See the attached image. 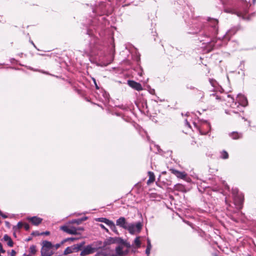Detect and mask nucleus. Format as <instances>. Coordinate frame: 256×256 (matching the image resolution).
<instances>
[{
  "instance_id": "1",
  "label": "nucleus",
  "mask_w": 256,
  "mask_h": 256,
  "mask_svg": "<svg viewBox=\"0 0 256 256\" xmlns=\"http://www.w3.org/2000/svg\"><path fill=\"white\" fill-rule=\"evenodd\" d=\"M248 4L246 2H242L240 6L234 8H226L224 11L228 13L236 14L238 16L242 18L244 20H250V18L246 16L248 12Z\"/></svg>"
},
{
  "instance_id": "2",
  "label": "nucleus",
  "mask_w": 256,
  "mask_h": 256,
  "mask_svg": "<svg viewBox=\"0 0 256 256\" xmlns=\"http://www.w3.org/2000/svg\"><path fill=\"white\" fill-rule=\"evenodd\" d=\"M207 21L208 22V25L210 26V29L208 30L210 32L208 34H205L206 36H214L218 34V20L215 18H208Z\"/></svg>"
},
{
  "instance_id": "3",
  "label": "nucleus",
  "mask_w": 256,
  "mask_h": 256,
  "mask_svg": "<svg viewBox=\"0 0 256 256\" xmlns=\"http://www.w3.org/2000/svg\"><path fill=\"white\" fill-rule=\"evenodd\" d=\"M53 245L52 242L47 240L42 242V246L41 249V254L42 256H51L53 254L52 248Z\"/></svg>"
},
{
  "instance_id": "4",
  "label": "nucleus",
  "mask_w": 256,
  "mask_h": 256,
  "mask_svg": "<svg viewBox=\"0 0 256 256\" xmlns=\"http://www.w3.org/2000/svg\"><path fill=\"white\" fill-rule=\"evenodd\" d=\"M236 101L237 102H233V103L232 104L231 106L232 108H234L235 106H236L238 108L239 106L244 107L248 105V102L246 97L240 94H238L236 97Z\"/></svg>"
},
{
  "instance_id": "5",
  "label": "nucleus",
  "mask_w": 256,
  "mask_h": 256,
  "mask_svg": "<svg viewBox=\"0 0 256 256\" xmlns=\"http://www.w3.org/2000/svg\"><path fill=\"white\" fill-rule=\"evenodd\" d=\"M142 228V224L140 222H138L136 224H129L126 230L131 234L138 233L140 232Z\"/></svg>"
},
{
  "instance_id": "6",
  "label": "nucleus",
  "mask_w": 256,
  "mask_h": 256,
  "mask_svg": "<svg viewBox=\"0 0 256 256\" xmlns=\"http://www.w3.org/2000/svg\"><path fill=\"white\" fill-rule=\"evenodd\" d=\"M199 132L201 134L205 135L208 134L210 129V126L209 122L206 121L203 122L200 127L198 128Z\"/></svg>"
},
{
  "instance_id": "7",
  "label": "nucleus",
  "mask_w": 256,
  "mask_h": 256,
  "mask_svg": "<svg viewBox=\"0 0 256 256\" xmlns=\"http://www.w3.org/2000/svg\"><path fill=\"white\" fill-rule=\"evenodd\" d=\"M97 249L92 246V244H88L85 246L80 252V256H86L90 254L94 253Z\"/></svg>"
},
{
  "instance_id": "8",
  "label": "nucleus",
  "mask_w": 256,
  "mask_h": 256,
  "mask_svg": "<svg viewBox=\"0 0 256 256\" xmlns=\"http://www.w3.org/2000/svg\"><path fill=\"white\" fill-rule=\"evenodd\" d=\"M244 200V196L242 194L236 195L234 197V204L238 209L242 208Z\"/></svg>"
},
{
  "instance_id": "9",
  "label": "nucleus",
  "mask_w": 256,
  "mask_h": 256,
  "mask_svg": "<svg viewBox=\"0 0 256 256\" xmlns=\"http://www.w3.org/2000/svg\"><path fill=\"white\" fill-rule=\"evenodd\" d=\"M204 18H200L197 20V22H194V27L196 28V30L194 33H198L202 30L204 26Z\"/></svg>"
},
{
  "instance_id": "10",
  "label": "nucleus",
  "mask_w": 256,
  "mask_h": 256,
  "mask_svg": "<svg viewBox=\"0 0 256 256\" xmlns=\"http://www.w3.org/2000/svg\"><path fill=\"white\" fill-rule=\"evenodd\" d=\"M115 252L116 255L117 256H126L129 252V250L128 249L124 250L123 246L120 245L116 248Z\"/></svg>"
},
{
  "instance_id": "11",
  "label": "nucleus",
  "mask_w": 256,
  "mask_h": 256,
  "mask_svg": "<svg viewBox=\"0 0 256 256\" xmlns=\"http://www.w3.org/2000/svg\"><path fill=\"white\" fill-rule=\"evenodd\" d=\"M128 224L124 217H120L116 220V224L125 230L127 229Z\"/></svg>"
},
{
  "instance_id": "12",
  "label": "nucleus",
  "mask_w": 256,
  "mask_h": 256,
  "mask_svg": "<svg viewBox=\"0 0 256 256\" xmlns=\"http://www.w3.org/2000/svg\"><path fill=\"white\" fill-rule=\"evenodd\" d=\"M60 229L64 232L71 234H76L77 232V228L74 227H72L71 228H69L66 226H62L60 227Z\"/></svg>"
},
{
  "instance_id": "13",
  "label": "nucleus",
  "mask_w": 256,
  "mask_h": 256,
  "mask_svg": "<svg viewBox=\"0 0 256 256\" xmlns=\"http://www.w3.org/2000/svg\"><path fill=\"white\" fill-rule=\"evenodd\" d=\"M128 84L130 86L136 90L140 91L142 90V85L135 81L128 80Z\"/></svg>"
},
{
  "instance_id": "14",
  "label": "nucleus",
  "mask_w": 256,
  "mask_h": 256,
  "mask_svg": "<svg viewBox=\"0 0 256 256\" xmlns=\"http://www.w3.org/2000/svg\"><path fill=\"white\" fill-rule=\"evenodd\" d=\"M170 171L178 178L184 179L186 176V174L184 172H180L174 168L170 169Z\"/></svg>"
},
{
  "instance_id": "15",
  "label": "nucleus",
  "mask_w": 256,
  "mask_h": 256,
  "mask_svg": "<svg viewBox=\"0 0 256 256\" xmlns=\"http://www.w3.org/2000/svg\"><path fill=\"white\" fill-rule=\"evenodd\" d=\"M125 240L122 238H110L108 240L107 242H106V244H114V243H118L120 244H121L122 245L124 244V243Z\"/></svg>"
},
{
  "instance_id": "16",
  "label": "nucleus",
  "mask_w": 256,
  "mask_h": 256,
  "mask_svg": "<svg viewBox=\"0 0 256 256\" xmlns=\"http://www.w3.org/2000/svg\"><path fill=\"white\" fill-rule=\"evenodd\" d=\"M98 40L95 37L93 36L92 37V41L90 42V51L92 53H94V54H95V51L98 49L97 46L94 44V43H96V41H97Z\"/></svg>"
},
{
  "instance_id": "17",
  "label": "nucleus",
  "mask_w": 256,
  "mask_h": 256,
  "mask_svg": "<svg viewBox=\"0 0 256 256\" xmlns=\"http://www.w3.org/2000/svg\"><path fill=\"white\" fill-rule=\"evenodd\" d=\"M28 220H30L33 224L36 226H38L40 224L42 220V218L36 216L30 218Z\"/></svg>"
},
{
  "instance_id": "18",
  "label": "nucleus",
  "mask_w": 256,
  "mask_h": 256,
  "mask_svg": "<svg viewBox=\"0 0 256 256\" xmlns=\"http://www.w3.org/2000/svg\"><path fill=\"white\" fill-rule=\"evenodd\" d=\"M3 240L5 242H7V244L9 246H10V247L13 246L14 242H13L12 238H10V237L9 236L8 234H5L4 236Z\"/></svg>"
},
{
  "instance_id": "19",
  "label": "nucleus",
  "mask_w": 256,
  "mask_h": 256,
  "mask_svg": "<svg viewBox=\"0 0 256 256\" xmlns=\"http://www.w3.org/2000/svg\"><path fill=\"white\" fill-rule=\"evenodd\" d=\"M236 32V31L234 30H228L225 35L222 38L224 40H229L230 39V37L231 36L234 34Z\"/></svg>"
},
{
  "instance_id": "20",
  "label": "nucleus",
  "mask_w": 256,
  "mask_h": 256,
  "mask_svg": "<svg viewBox=\"0 0 256 256\" xmlns=\"http://www.w3.org/2000/svg\"><path fill=\"white\" fill-rule=\"evenodd\" d=\"M148 176H149V179L148 180L147 184H150L155 180V176L154 172H148Z\"/></svg>"
},
{
  "instance_id": "21",
  "label": "nucleus",
  "mask_w": 256,
  "mask_h": 256,
  "mask_svg": "<svg viewBox=\"0 0 256 256\" xmlns=\"http://www.w3.org/2000/svg\"><path fill=\"white\" fill-rule=\"evenodd\" d=\"M98 221L106 224L108 226L112 222V220H109L105 218H98Z\"/></svg>"
},
{
  "instance_id": "22",
  "label": "nucleus",
  "mask_w": 256,
  "mask_h": 256,
  "mask_svg": "<svg viewBox=\"0 0 256 256\" xmlns=\"http://www.w3.org/2000/svg\"><path fill=\"white\" fill-rule=\"evenodd\" d=\"M232 139L236 140L242 138V135L237 132H232L230 134Z\"/></svg>"
},
{
  "instance_id": "23",
  "label": "nucleus",
  "mask_w": 256,
  "mask_h": 256,
  "mask_svg": "<svg viewBox=\"0 0 256 256\" xmlns=\"http://www.w3.org/2000/svg\"><path fill=\"white\" fill-rule=\"evenodd\" d=\"M84 244V242H82L74 246L73 250L76 252L80 250Z\"/></svg>"
},
{
  "instance_id": "24",
  "label": "nucleus",
  "mask_w": 256,
  "mask_h": 256,
  "mask_svg": "<svg viewBox=\"0 0 256 256\" xmlns=\"http://www.w3.org/2000/svg\"><path fill=\"white\" fill-rule=\"evenodd\" d=\"M140 236H137L134 240V244H132V246H133L134 244H135L136 245V248H138L140 246V245H141V242L140 240Z\"/></svg>"
},
{
  "instance_id": "25",
  "label": "nucleus",
  "mask_w": 256,
  "mask_h": 256,
  "mask_svg": "<svg viewBox=\"0 0 256 256\" xmlns=\"http://www.w3.org/2000/svg\"><path fill=\"white\" fill-rule=\"evenodd\" d=\"M108 226L111 229V230L113 231L115 234H118L117 228L113 222L110 224Z\"/></svg>"
},
{
  "instance_id": "26",
  "label": "nucleus",
  "mask_w": 256,
  "mask_h": 256,
  "mask_svg": "<svg viewBox=\"0 0 256 256\" xmlns=\"http://www.w3.org/2000/svg\"><path fill=\"white\" fill-rule=\"evenodd\" d=\"M220 158L222 159H228V154L226 150H222L220 152Z\"/></svg>"
},
{
  "instance_id": "27",
  "label": "nucleus",
  "mask_w": 256,
  "mask_h": 256,
  "mask_svg": "<svg viewBox=\"0 0 256 256\" xmlns=\"http://www.w3.org/2000/svg\"><path fill=\"white\" fill-rule=\"evenodd\" d=\"M74 250H73V248L70 247H67L64 250V254L66 255L71 254L73 252Z\"/></svg>"
},
{
  "instance_id": "28",
  "label": "nucleus",
  "mask_w": 256,
  "mask_h": 256,
  "mask_svg": "<svg viewBox=\"0 0 256 256\" xmlns=\"http://www.w3.org/2000/svg\"><path fill=\"white\" fill-rule=\"evenodd\" d=\"M30 254H34L36 252V246L34 245H32L30 248Z\"/></svg>"
},
{
  "instance_id": "29",
  "label": "nucleus",
  "mask_w": 256,
  "mask_h": 256,
  "mask_svg": "<svg viewBox=\"0 0 256 256\" xmlns=\"http://www.w3.org/2000/svg\"><path fill=\"white\" fill-rule=\"evenodd\" d=\"M211 100H221V97L216 95V94H212L210 95Z\"/></svg>"
},
{
  "instance_id": "30",
  "label": "nucleus",
  "mask_w": 256,
  "mask_h": 256,
  "mask_svg": "<svg viewBox=\"0 0 256 256\" xmlns=\"http://www.w3.org/2000/svg\"><path fill=\"white\" fill-rule=\"evenodd\" d=\"M77 240L76 238H65L64 239V240H62V244H64L65 242H66L68 240H71V241H74L75 240Z\"/></svg>"
},
{
  "instance_id": "31",
  "label": "nucleus",
  "mask_w": 256,
  "mask_h": 256,
  "mask_svg": "<svg viewBox=\"0 0 256 256\" xmlns=\"http://www.w3.org/2000/svg\"><path fill=\"white\" fill-rule=\"evenodd\" d=\"M209 80H210V84L212 86H213L214 88L216 86L217 82L215 80H212V79H210Z\"/></svg>"
},
{
  "instance_id": "32",
  "label": "nucleus",
  "mask_w": 256,
  "mask_h": 256,
  "mask_svg": "<svg viewBox=\"0 0 256 256\" xmlns=\"http://www.w3.org/2000/svg\"><path fill=\"white\" fill-rule=\"evenodd\" d=\"M70 223H72V224H79L81 222H80V219L78 218V219H75V220H72L71 221Z\"/></svg>"
},
{
  "instance_id": "33",
  "label": "nucleus",
  "mask_w": 256,
  "mask_h": 256,
  "mask_svg": "<svg viewBox=\"0 0 256 256\" xmlns=\"http://www.w3.org/2000/svg\"><path fill=\"white\" fill-rule=\"evenodd\" d=\"M232 194L234 196V197L235 196H236V195L239 194H238V190L236 188H232Z\"/></svg>"
},
{
  "instance_id": "34",
  "label": "nucleus",
  "mask_w": 256,
  "mask_h": 256,
  "mask_svg": "<svg viewBox=\"0 0 256 256\" xmlns=\"http://www.w3.org/2000/svg\"><path fill=\"white\" fill-rule=\"evenodd\" d=\"M123 245H124V246L126 247V248H126V249H128V248H131V246H132L130 244V242H126V241H125V242H124V244H123Z\"/></svg>"
},
{
  "instance_id": "35",
  "label": "nucleus",
  "mask_w": 256,
  "mask_h": 256,
  "mask_svg": "<svg viewBox=\"0 0 256 256\" xmlns=\"http://www.w3.org/2000/svg\"><path fill=\"white\" fill-rule=\"evenodd\" d=\"M62 244V242L60 244H56L54 245H53V248H54L56 250H57L58 249L62 244Z\"/></svg>"
},
{
  "instance_id": "36",
  "label": "nucleus",
  "mask_w": 256,
  "mask_h": 256,
  "mask_svg": "<svg viewBox=\"0 0 256 256\" xmlns=\"http://www.w3.org/2000/svg\"><path fill=\"white\" fill-rule=\"evenodd\" d=\"M146 247L148 248H152V247L150 240L149 238L147 239V246Z\"/></svg>"
},
{
  "instance_id": "37",
  "label": "nucleus",
  "mask_w": 256,
  "mask_h": 256,
  "mask_svg": "<svg viewBox=\"0 0 256 256\" xmlns=\"http://www.w3.org/2000/svg\"><path fill=\"white\" fill-rule=\"evenodd\" d=\"M5 250L3 249L2 246V244L0 242V253L4 254L5 253Z\"/></svg>"
},
{
  "instance_id": "38",
  "label": "nucleus",
  "mask_w": 256,
  "mask_h": 256,
  "mask_svg": "<svg viewBox=\"0 0 256 256\" xmlns=\"http://www.w3.org/2000/svg\"><path fill=\"white\" fill-rule=\"evenodd\" d=\"M32 234L33 236H38L41 235L39 233V232L38 231L33 232H32Z\"/></svg>"
},
{
  "instance_id": "39",
  "label": "nucleus",
  "mask_w": 256,
  "mask_h": 256,
  "mask_svg": "<svg viewBox=\"0 0 256 256\" xmlns=\"http://www.w3.org/2000/svg\"><path fill=\"white\" fill-rule=\"evenodd\" d=\"M151 248H148L146 247V254L149 256V254H150Z\"/></svg>"
},
{
  "instance_id": "40",
  "label": "nucleus",
  "mask_w": 256,
  "mask_h": 256,
  "mask_svg": "<svg viewBox=\"0 0 256 256\" xmlns=\"http://www.w3.org/2000/svg\"><path fill=\"white\" fill-rule=\"evenodd\" d=\"M100 226L106 232H108V229L106 228L104 225H103L102 224H100Z\"/></svg>"
},
{
  "instance_id": "41",
  "label": "nucleus",
  "mask_w": 256,
  "mask_h": 256,
  "mask_svg": "<svg viewBox=\"0 0 256 256\" xmlns=\"http://www.w3.org/2000/svg\"><path fill=\"white\" fill-rule=\"evenodd\" d=\"M24 228L26 229V230H28L30 229V226L28 224H24Z\"/></svg>"
},
{
  "instance_id": "42",
  "label": "nucleus",
  "mask_w": 256,
  "mask_h": 256,
  "mask_svg": "<svg viewBox=\"0 0 256 256\" xmlns=\"http://www.w3.org/2000/svg\"><path fill=\"white\" fill-rule=\"evenodd\" d=\"M50 234V232L49 231H46L44 232H41L40 233V234L41 235H43V234H44V235H49Z\"/></svg>"
},
{
  "instance_id": "43",
  "label": "nucleus",
  "mask_w": 256,
  "mask_h": 256,
  "mask_svg": "<svg viewBox=\"0 0 256 256\" xmlns=\"http://www.w3.org/2000/svg\"><path fill=\"white\" fill-rule=\"evenodd\" d=\"M92 80H93V82H94V84H95V86H96V89H98V88H99V87L98 86V84H96V79H95V78H92Z\"/></svg>"
},
{
  "instance_id": "44",
  "label": "nucleus",
  "mask_w": 256,
  "mask_h": 256,
  "mask_svg": "<svg viewBox=\"0 0 256 256\" xmlns=\"http://www.w3.org/2000/svg\"><path fill=\"white\" fill-rule=\"evenodd\" d=\"M23 226V224L21 222H18L17 224V226L18 228H22Z\"/></svg>"
},
{
  "instance_id": "45",
  "label": "nucleus",
  "mask_w": 256,
  "mask_h": 256,
  "mask_svg": "<svg viewBox=\"0 0 256 256\" xmlns=\"http://www.w3.org/2000/svg\"><path fill=\"white\" fill-rule=\"evenodd\" d=\"M79 219L80 220V222H82L88 219V217L85 216V217L82 218H79Z\"/></svg>"
},
{
  "instance_id": "46",
  "label": "nucleus",
  "mask_w": 256,
  "mask_h": 256,
  "mask_svg": "<svg viewBox=\"0 0 256 256\" xmlns=\"http://www.w3.org/2000/svg\"><path fill=\"white\" fill-rule=\"evenodd\" d=\"M16 254V252L14 250H12V252H11V256H14Z\"/></svg>"
},
{
  "instance_id": "47",
  "label": "nucleus",
  "mask_w": 256,
  "mask_h": 256,
  "mask_svg": "<svg viewBox=\"0 0 256 256\" xmlns=\"http://www.w3.org/2000/svg\"><path fill=\"white\" fill-rule=\"evenodd\" d=\"M0 216L4 218H8V216L5 214H4L2 213V214H0Z\"/></svg>"
},
{
  "instance_id": "48",
  "label": "nucleus",
  "mask_w": 256,
  "mask_h": 256,
  "mask_svg": "<svg viewBox=\"0 0 256 256\" xmlns=\"http://www.w3.org/2000/svg\"><path fill=\"white\" fill-rule=\"evenodd\" d=\"M186 126H188V127H190V124H189V122H188V120H186Z\"/></svg>"
},
{
  "instance_id": "49",
  "label": "nucleus",
  "mask_w": 256,
  "mask_h": 256,
  "mask_svg": "<svg viewBox=\"0 0 256 256\" xmlns=\"http://www.w3.org/2000/svg\"><path fill=\"white\" fill-rule=\"evenodd\" d=\"M77 228V230H84L83 228H80H80Z\"/></svg>"
},
{
  "instance_id": "50",
  "label": "nucleus",
  "mask_w": 256,
  "mask_h": 256,
  "mask_svg": "<svg viewBox=\"0 0 256 256\" xmlns=\"http://www.w3.org/2000/svg\"><path fill=\"white\" fill-rule=\"evenodd\" d=\"M225 188H226V189H227V190H229V188H229L227 184H226V185H225Z\"/></svg>"
},
{
  "instance_id": "51",
  "label": "nucleus",
  "mask_w": 256,
  "mask_h": 256,
  "mask_svg": "<svg viewBox=\"0 0 256 256\" xmlns=\"http://www.w3.org/2000/svg\"><path fill=\"white\" fill-rule=\"evenodd\" d=\"M22 256H32L30 254H24Z\"/></svg>"
},
{
  "instance_id": "52",
  "label": "nucleus",
  "mask_w": 256,
  "mask_h": 256,
  "mask_svg": "<svg viewBox=\"0 0 256 256\" xmlns=\"http://www.w3.org/2000/svg\"><path fill=\"white\" fill-rule=\"evenodd\" d=\"M216 42L215 41V40H213L212 42H211V43H216Z\"/></svg>"
},
{
  "instance_id": "53",
  "label": "nucleus",
  "mask_w": 256,
  "mask_h": 256,
  "mask_svg": "<svg viewBox=\"0 0 256 256\" xmlns=\"http://www.w3.org/2000/svg\"><path fill=\"white\" fill-rule=\"evenodd\" d=\"M87 34L89 36H90V34L88 30L87 32Z\"/></svg>"
},
{
  "instance_id": "54",
  "label": "nucleus",
  "mask_w": 256,
  "mask_h": 256,
  "mask_svg": "<svg viewBox=\"0 0 256 256\" xmlns=\"http://www.w3.org/2000/svg\"><path fill=\"white\" fill-rule=\"evenodd\" d=\"M95 256H100V254H96Z\"/></svg>"
},
{
  "instance_id": "55",
  "label": "nucleus",
  "mask_w": 256,
  "mask_h": 256,
  "mask_svg": "<svg viewBox=\"0 0 256 256\" xmlns=\"http://www.w3.org/2000/svg\"><path fill=\"white\" fill-rule=\"evenodd\" d=\"M6 225H8L9 224V222H6Z\"/></svg>"
},
{
  "instance_id": "56",
  "label": "nucleus",
  "mask_w": 256,
  "mask_h": 256,
  "mask_svg": "<svg viewBox=\"0 0 256 256\" xmlns=\"http://www.w3.org/2000/svg\"><path fill=\"white\" fill-rule=\"evenodd\" d=\"M219 45H220V44H217V45H214V46H215V47H217V46H219Z\"/></svg>"
},
{
  "instance_id": "57",
  "label": "nucleus",
  "mask_w": 256,
  "mask_h": 256,
  "mask_svg": "<svg viewBox=\"0 0 256 256\" xmlns=\"http://www.w3.org/2000/svg\"><path fill=\"white\" fill-rule=\"evenodd\" d=\"M194 126L197 128V126H196V123H194Z\"/></svg>"
},
{
  "instance_id": "58",
  "label": "nucleus",
  "mask_w": 256,
  "mask_h": 256,
  "mask_svg": "<svg viewBox=\"0 0 256 256\" xmlns=\"http://www.w3.org/2000/svg\"><path fill=\"white\" fill-rule=\"evenodd\" d=\"M234 113H238V112H236L235 111H232Z\"/></svg>"
},
{
  "instance_id": "59",
  "label": "nucleus",
  "mask_w": 256,
  "mask_h": 256,
  "mask_svg": "<svg viewBox=\"0 0 256 256\" xmlns=\"http://www.w3.org/2000/svg\"><path fill=\"white\" fill-rule=\"evenodd\" d=\"M111 256H116L115 254H112V255H111Z\"/></svg>"
},
{
  "instance_id": "60",
  "label": "nucleus",
  "mask_w": 256,
  "mask_h": 256,
  "mask_svg": "<svg viewBox=\"0 0 256 256\" xmlns=\"http://www.w3.org/2000/svg\"><path fill=\"white\" fill-rule=\"evenodd\" d=\"M2 214V212L0 210V215Z\"/></svg>"
},
{
  "instance_id": "61",
  "label": "nucleus",
  "mask_w": 256,
  "mask_h": 256,
  "mask_svg": "<svg viewBox=\"0 0 256 256\" xmlns=\"http://www.w3.org/2000/svg\"><path fill=\"white\" fill-rule=\"evenodd\" d=\"M30 240V238H28L27 240L28 241V240Z\"/></svg>"
},
{
  "instance_id": "62",
  "label": "nucleus",
  "mask_w": 256,
  "mask_h": 256,
  "mask_svg": "<svg viewBox=\"0 0 256 256\" xmlns=\"http://www.w3.org/2000/svg\"><path fill=\"white\" fill-rule=\"evenodd\" d=\"M31 44H32L33 45H34V44L32 42H31Z\"/></svg>"
},
{
  "instance_id": "63",
  "label": "nucleus",
  "mask_w": 256,
  "mask_h": 256,
  "mask_svg": "<svg viewBox=\"0 0 256 256\" xmlns=\"http://www.w3.org/2000/svg\"><path fill=\"white\" fill-rule=\"evenodd\" d=\"M31 44H32L33 45H34V44L32 42H31Z\"/></svg>"
}]
</instances>
